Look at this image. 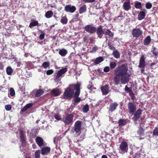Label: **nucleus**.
<instances>
[{
    "mask_svg": "<svg viewBox=\"0 0 158 158\" xmlns=\"http://www.w3.org/2000/svg\"><path fill=\"white\" fill-rule=\"evenodd\" d=\"M136 105L134 102H129L127 105L128 110L130 114L133 115L136 110Z\"/></svg>",
    "mask_w": 158,
    "mask_h": 158,
    "instance_id": "6",
    "label": "nucleus"
},
{
    "mask_svg": "<svg viewBox=\"0 0 158 158\" xmlns=\"http://www.w3.org/2000/svg\"><path fill=\"white\" fill-rule=\"evenodd\" d=\"M128 145L127 143L125 141L122 142L119 145V152L123 154L127 152L128 150Z\"/></svg>",
    "mask_w": 158,
    "mask_h": 158,
    "instance_id": "4",
    "label": "nucleus"
},
{
    "mask_svg": "<svg viewBox=\"0 0 158 158\" xmlns=\"http://www.w3.org/2000/svg\"><path fill=\"white\" fill-rule=\"evenodd\" d=\"M152 6V5L150 2H148L146 4V7L147 9H150Z\"/></svg>",
    "mask_w": 158,
    "mask_h": 158,
    "instance_id": "44",
    "label": "nucleus"
},
{
    "mask_svg": "<svg viewBox=\"0 0 158 158\" xmlns=\"http://www.w3.org/2000/svg\"><path fill=\"white\" fill-rule=\"evenodd\" d=\"M86 5H84L80 8L79 10V13L80 14H82L84 13L86 11Z\"/></svg>",
    "mask_w": 158,
    "mask_h": 158,
    "instance_id": "27",
    "label": "nucleus"
},
{
    "mask_svg": "<svg viewBox=\"0 0 158 158\" xmlns=\"http://www.w3.org/2000/svg\"><path fill=\"white\" fill-rule=\"evenodd\" d=\"M55 118L58 120H60L61 119V116L60 114L58 113L56 114L54 116Z\"/></svg>",
    "mask_w": 158,
    "mask_h": 158,
    "instance_id": "40",
    "label": "nucleus"
},
{
    "mask_svg": "<svg viewBox=\"0 0 158 158\" xmlns=\"http://www.w3.org/2000/svg\"><path fill=\"white\" fill-rule=\"evenodd\" d=\"M101 89L103 94L105 95L107 94L109 91V88L108 85L104 86L102 87Z\"/></svg>",
    "mask_w": 158,
    "mask_h": 158,
    "instance_id": "17",
    "label": "nucleus"
},
{
    "mask_svg": "<svg viewBox=\"0 0 158 158\" xmlns=\"http://www.w3.org/2000/svg\"><path fill=\"white\" fill-rule=\"evenodd\" d=\"M45 34L44 33H42L40 35V40L43 39L44 38Z\"/></svg>",
    "mask_w": 158,
    "mask_h": 158,
    "instance_id": "49",
    "label": "nucleus"
},
{
    "mask_svg": "<svg viewBox=\"0 0 158 158\" xmlns=\"http://www.w3.org/2000/svg\"><path fill=\"white\" fill-rule=\"evenodd\" d=\"M125 90L126 91H129L130 90V89L127 85L125 87Z\"/></svg>",
    "mask_w": 158,
    "mask_h": 158,
    "instance_id": "58",
    "label": "nucleus"
},
{
    "mask_svg": "<svg viewBox=\"0 0 158 158\" xmlns=\"http://www.w3.org/2000/svg\"><path fill=\"white\" fill-rule=\"evenodd\" d=\"M36 142L40 147H42L44 145L43 140L40 137H38L35 139Z\"/></svg>",
    "mask_w": 158,
    "mask_h": 158,
    "instance_id": "19",
    "label": "nucleus"
},
{
    "mask_svg": "<svg viewBox=\"0 0 158 158\" xmlns=\"http://www.w3.org/2000/svg\"><path fill=\"white\" fill-rule=\"evenodd\" d=\"M104 31H105V32L104 33V34L105 35H108L110 37H113L114 35L113 33L109 29L105 28H104Z\"/></svg>",
    "mask_w": 158,
    "mask_h": 158,
    "instance_id": "21",
    "label": "nucleus"
},
{
    "mask_svg": "<svg viewBox=\"0 0 158 158\" xmlns=\"http://www.w3.org/2000/svg\"><path fill=\"white\" fill-rule=\"evenodd\" d=\"M51 93L54 96H58L60 94L61 92L58 89L56 88L52 90L51 91Z\"/></svg>",
    "mask_w": 158,
    "mask_h": 158,
    "instance_id": "20",
    "label": "nucleus"
},
{
    "mask_svg": "<svg viewBox=\"0 0 158 158\" xmlns=\"http://www.w3.org/2000/svg\"><path fill=\"white\" fill-rule=\"evenodd\" d=\"M98 49L97 47L96 46H95L93 47L91 51V52H96Z\"/></svg>",
    "mask_w": 158,
    "mask_h": 158,
    "instance_id": "48",
    "label": "nucleus"
},
{
    "mask_svg": "<svg viewBox=\"0 0 158 158\" xmlns=\"http://www.w3.org/2000/svg\"><path fill=\"white\" fill-rule=\"evenodd\" d=\"M38 21H35L31 22L30 24L29 27L30 28H32V27L34 26H37L38 24Z\"/></svg>",
    "mask_w": 158,
    "mask_h": 158,
    "instance_id": "32",
    "label": "nucleus"
},
{
    "mask_svg": "<svg viewBox=\"0 0 158 158\" xmlns=\"http://www.w3.org/2000/svg\"><path fill=\"white\" fill-rule=\"evenodd\" d=\"M139 154L138 153H136L133 156V158H139Z\"/></svg>",
    "mask_w": 158,
    "mask_h": 158,
    "instance_id": "56",
    "label": "nucleus"
},
{
    "mask_svg": "<svg viewBox=\"0 0 158 158\" xmlns=\"http://www.w3.org/2000/svg\"><path fill=\"white\" fill-rule=\"evenodd\" d=\"M81 122L79 121H77L75 123L74 127H73L70 131L71 134L76 133V134L79 135L81 133Z\"/></svg>",
    "mask_w": 158,
    "mask_h": 158,
    "instance_id": "3",
    "label": "nucleus"
},
{
    "mask_svg": "<svg viewBox=\"0 0 158 158\" xmlns=\"http://www.w3.org/2000/svg\"><path fill=\"white\" fill-rule=\"evenodd\" d=\"M11 106L10 105H6L5 106V109L7 111L10 110L11 109Z\"/></svg>",
    "mask_w": 158,
    "mask_h": 158,
    "instance_id": "46",
    "label": "nucleus"
},
{
    "mask_svg": "<svg viewBox=\"0 0 158 158\" xmlns=\"http://www.w3.org/2000/svg\"><path fill=\"white\" fill-rule=\"evenodd\" d=\"M103 60V59L102 57H99L95 60L94 63L96 64H98Z\"/></svg>",
    "mask_w": 158,
    "mask_h": 158,
    "instance_id": "28",
    "label": "nucleus"
},
{
    "mask_svg": "<svg viewBox=\"0 0 158 158\" xmlns=\"http://www.w3.org/2000/svg\"><path fill=\"white\" fill-rule=\"evenodd\" d=\"M123 17L122 15L120 16H118L117 18H115V20H116V19L118 18L119 17Z\"/></svg>",
    "mask_w": 158,
    "mask_h": 158,
    "instance_id": "64",
    "label": "nucleus"
},
{
    "mask_svg": "<svg viewBox=\"0 0 158 158\" xmlns=\"http://www.w3.org/2000/svg\"><path fill=\"white\" fill-rule=\"evenodd\" d=\"M118 105V104L116 102L111 104L109 107V111L111 112L114 111L116 110Z\"/></svg>",
    "mask_w": 158,
    "mask_h": 158,
    "instance_id": "16",
    "label": "nucleus"
},
{
    "mask_svg": "<svg viewBox=\"0 0 158 158\" xmlns=\"http://www.w3.org/2000/svg\"><path fill=\"white\" fill-rule=\"evenodd\" d=\"M44 93V91L41 89L38 90L35 94V96L36 97H39L42 95Z\"/></svg>",
    "mask_w": 158,
    "mask_h": 158,
    "instance_id": "26",
    "label": "nucleus"
},
{
    "mask_svg": "<svg viewBox=\"0 0 158 158\" xmlns=\"http://www.w3.org/2000/svg\"><path fill=\"white\" fill-rule=\"evenodd\" d=\"M73 114H68L63 120V122L66 125L71 124L73 123Z\"/></svg>",
    "mask_w": 158,
    "mask_h": 158,
    "instance_id": "7",
    "label": "nucleus"
},
{
    "mask_svg": "<svg viewBox=\"0 0 158 158\" xmlns=\"http://www.w3.org/2000/svg\"><path fill=\"white\" fill-rule=\"evenodd\" d=\"M142 112V110L140 109H138L135 112V113L134 114V115L133 118V119L135 121H137L141 117Z\"/></svg>",
    "mask_w": 158,
    "mask_h": 158,
    "instance_id": "10",
    "label": "nucleus"
},
{
    "mask_svg": "<svg viewBox=\"0 0 158 158\" xmlns=\"http://www.w3.org/2000/svg\"><path fill=\"white\" fill-rule=\"evenodd\" d=\"M108 46L109 48L113 50H115V48L114 47V44L111 42H108Z\"/></svg>",
    "mask_w": 158,
    "mask_h": 158,
    "instance_id": "33",
    "label": "nucleus"
},
{
    "mask_svg": "<svg viewBox=\"0 0 158 158\" xmlns=\"http://www.w3.org/2000/svg\"><path fill=\"white\" fill-rule=\"evenodd\" d=\"M105 32L104 29H103L101 26H99L97 28V33L98 37L100 38H101L102 37L103 35L104 34V33Z\"/></svg>",
    "mask_w": 158,
    "mask_h": 158,
    "instance_id": "12",
    "label": "nucleus"
},
{
    "mask_svg": "<svg viewBox=\"0 0 158 158\" xmlns=\"http://www.w3.org/2000/svg\"><path fill=\"white\" fill-rule=\"evenodd\" d=\"M110 65L111 69H112L115 68L116 66V64L115 62H111L110 63Z\"/></svg>",
    "mask_w": 158,
    "mask_h": 158,
    "instance_id": "39",
    "label": "nucleus"
},
{
    "mask_svg": "<svg viewBox=\"0 0 158 158\" xmlns=\"http://www.w3.org/2000/svg\"><path fill=\"white\" fill-rule=\"evenodd\" d=\"M57 139V138L56 137H55L54 138V142L56 144V140Z\"/></svg>",
    "mask_w": 158,
    "mask_h": 158,
    "instance_id": "60",
    "label": "nucleus"
},
{
    "mask_svg": "<svg viewBox=\"0 0 158 158\" xmlns=\"http://www.w3.org/2000/svg\"><path fill=\"white\" fill-rule=\"evenodd\" d=\"M89 106L87 104L84 106L82 108V111L84 113H86L89 110Z\"/></svg>",
    "mask_w": 158,
    "mask_h": 158,
    "instance_id": "30",
    "label": "nucleus"
},
{
    "mask_svg": "<svg viewBox=\"0 0 158 158\" xmlns=\"http://www.w3.org/2000/svg\"><path fill=\"white\" fill-rule=\"evenodd\" d=\"M114 51L113 54L114 56L117 58H119L120 57V55L118 51L117 50H115Z\"/></svg>",
    "mask_w": 158,
    "mask_h": 158,
    "instance_id": "31",
    "label": "nucleus"
},
{
    "mask_svg": "<svg viewBox=\"0 0 158 158\" xmlns=\"http://www.w3.org/2000/svg\"><path fill=\"white\" fill-rule=\"evenodd\" d=\"M10 94L11 96H14L15 95V91L14 89L12 88H11L10 90Z\"/></svg>",
    "mask_w": 158,
    "mask_h": 158,
    "instance_id": "45",
    "label": "nucleus"
},
{
    "mask_svg": "<svg viewBox=\"0 0 158 158\" xmlns=\"http://www.w3.org/2000/svg\"><path fill=\"white\" fill-rule=\"evenodd\" d=\"M59 53L61 56H64L67 53V51L64 49H62L60 50Z\"/></svg>",
    "mask_w": 158,
    "mask_h": 158,
    "instance_id": "23",
    "label": "nucleus"
},
{
    "mask_svg": "<svg viewBox=\"0 0 158 158\" xmlns=\"http://www.w3.org/2000/svg\"><path fill=\"white\" fill-rule=\"evenodd\" d=\"M123 9L125 10L128 11L130 10L131 6L130 5V2H125L123 6Z\"/></svg>",
    "mask_w": 158,
    "mask_h": 158,
    "instance_id": "18",
    "label": "nucleus"
},
{
    "mask_svg": "<svg viewBox=\"0 0 158 158\" xmlns=\"http://www.w3.org/2000/svg\"><path fill=\"white\" fill-rule=\"evenodd\" d=\"M152 53L156 56H157L158 54V52L155 50V48H154V50L152 51Z\"/></svg>",
    "mask_w": 158,
    "mask_h": 158,
    "instance_id": "52",
    "label": "nucleus"
},
{
    "mask_svg": "<svg viewBox=\"0 0 158 158\" xmlns=\"http://www.w3.org/2000/svg\"><path fill=\"white\" fill-rule=\"evenodd\" d=\"M135 6L137 9H140L141 8V3L139 2H136L135 3Z\"/></svg>",
    "mask_w": 158,
    "mask_h": 158,
    "instance_id": "38",
    "label": "nucleus"
},
{
    "mask_svg": "<svg viewBox=\"0 0 158 158\" xmlns=\"http://www.w3.org/2000/svg\"><path fill=\"white\" fill-rule=\"evenodd\" d=\"M87 88L89 89L92 91L93 89H94V88H93L92 86L91 85H88L87 86Z\"/></svg>",
    "mask_w": 158,
    "mask_h": 158,
    "instance_id": "57",
    "label": "nucleus"
},
{
    "mask_svg": "<svg viewBox=\"0 0 158 158\" xmlns=\"http://www.w3.org/2000/svg\"><path fill=\"white\" fill-rule=\"evenodd\" d=\"M6 72L7 74L8 75H11L12 73H13V71L12 69L11 68V67H8L6 69Z\"/></svg>",
    "mask_w": 158,
    "mask_h": 158,
    "instance_id": "29",
    "label": "nucleus"
},
{
    "mask_svg": "<svg viewBox=\"0 0 158 158\" xmlns=\"http://www.w3.org/2000/svg\"><path fill=\"white\" fill-rule=\"evenodd\" d=\"M143 34V31L139 28H135L132 31L131 34L134 38H139Z\"/></svg>",
    "mask_w": 158,
    "mask_h": 158,
    "instance_id": "5",
    "label": "nucleus"
},
{
    "mask_svg": "<svg viewBox=\"0 0 158 158\" xmlns=\"http://www.w3.org/2000/svg\"><path fill=\"white\" fill-rule=\"evenodd\" d=\"M128 68L124 64H122L117 67L114 70V80L115 84L118 85L120 81L122 84H125L129 80L130 75L127 74Z\"/></svg>",
    "mask_w": 158,
    "mask_h": 158,
    "instance_id": "1",
    "label": "nucleus"
},
{
    "mask_svg": "<svg viewBox=\"0 0 158 158\" xmlns=\"http://www.w3.org/2000/svg\"><path fill=\"white\" fill-rule=\"evenodd\" d=\"M85 2L91 3L95 1V0H82Z\"/></svg>",
    "mask_w": 158,
    "mask_h": 158,
    "instance_id": "51",
    "label": "nucleus"
},
{
    "mask_svg": "<svg viewBox=\"0 0 158 158\" xmlns=\"http://www.w3.org/2000/svg\"><path fill=\"white\" fill-rule=\"evenodd\" d=\"M76 8L74 6L67 5L64 7V10L66 12L73 13L76 10Z\"/></svg>",
    "mask_w": 158,
    "mask_h": 158,
    "instance_id": "9",
    "label": "nucleus"
},
{
    "mask_svg": "<svg viewBox=\"0 0 158 158\" xmlns=\"http://www.w3.org/2000/svg\"><path fill=\"white\" fill-rule=\"evenodd\" d=\"M32 146H33V148L34 149H35L36 147V146L35 144H33Z\"/></svg>",
    "mask_w": 158,
    "mask_h": 158,
    "instance_id": "63",
    "label": "nucleus"
},
{
    "mask_svg": "<svg viewBox=\"0 0 158 158\" xmlns=\"http://www.w3.org/2000/svg\"><path fill=\"white\" fill-rule=\"evenodd\" d=\"M80 98H77L75 99V102L77 103L80 102Z\"/></svg>",
    "mask_w": 158,
    "mask_h": 158,
    "instance_id": "54",
    "label": "nucleus"
},
{
    "mask_svg": "<svg viewBox=\"0 0 158 158\" xmlns=\"http://www.w3.org/2000/svg\"><path fill=\"white\" fill-rule=\"evenodd\" d=\"M145 62L144 56H142L140 58L138 67L140 68H143L145 66Z\"/></svg>",
    "mask_w": 158,
    "mask_h": 158,
    "instance_id": "15",
    "label": "nucleus"
},
{
    "mask_svg": "<svg viewBox=\"0 0 158 158\" xmlns=\"http://www.w3.org/2000/svg\"><path fill=\"white\" fill-rule=\"evenodd\" d=\"M51 150V148L48 147H43L41 149V154L43 155H47Z\"/></svg>",
    "mask_w": 158,
    "mask_h": 158,
    "instance_id": "14",
    "label": "nucleus"
},
{
    "mask_svg": "<svg viewBox=\"0 0 158 158\" xmlns=\"http://www.w3.org/2000/svg\"><path fill=\"white\" fill-rule=\"evenodd\" d=\"M79 16V15L78 14H77L75 15L72 19V20L73 21H76L78 19V17Z\"/></svg>",
    "mask_w": 158,
    "mask_h": 158,
    "instance_id": "41",
    "label": "nucleus"
},
{
    "mask_svg": "<svg viewBox=\"0 0 158 158\" xmlns=\"http://www.w3.org/2000/svg\"><path fill=\"white\" fill-rule=\"evenodd\" d=\"M85 30L89 33H93L96 31V29L94 27L91 25H88L85 27Z\"/></svg>",
    "mask_w": 158,
    "mask_h": 158,
    "instance_id": "11",
    "label": "nucleus"
},
{
    "mask_svg": "<svg viewBox=\"0 0 158 158\" xmlns=\"http://www.w3.org/2000/svg\"><path fill=\"white\" fill-rule=\"evenodd\" d=\"M81 84L77 83L76 84H73L70 85L69 87L65 89L62 96L63 99H69L72 98L74 94V90H76L74 96L75 97L78 96L80 93V87Z\"/></svg>",
    "mask_w": 158,
    "mask_h": 158,
    "instance_id": "2",
    "label": "nucleus"
},
{
    "mask_svg": "<svg viewBox=\"0 0 158 158\" xmlns=\"http://www.w3.org/2000/svg\"><path fill=\"white\" fill-rule=\"evenodd\" d=\"M138 134L140 135L143 136L144 135V131L143 129L141 128H139L137 131Z\"/></svg>",
    "mask_w": 158,
    "mask_h": 158,
    "instance_id": "35",
    "label": "nucleus"
},
{
    "mask_svg": "<svg viewBox=\"0 0 158 158\" xmlns=\"http://www.w3.org/2000/svg\"><path fill=\"white\" fill-rule=\"evenodd\" d=\"M40 150L36 151L35 153V158H40Z\"/></svg>",
    "mask_w": 158,
    "mask_h": 158,
    "instance_id": "37",
    "label": "nucleus"
},
{
    "mask_svg": "<svg viewBox=\"0 0 158 158\" xmlns=\"http://www.w3.org/2000/svg\"><path fill=\"white\" fill-rule=\"evenodd\" d=\"M53 70L52 69H50L47 70L46 72V74L47 75H50L53 73Z\"/></svg>",
    "mask_w": 158,
    "mask_h": 158,
    "instance_id": "47",
    "label": "nucleus"
},
{
    "mask_svg": "<svg viewBox=\"0 0 158 158\" xmlns=\"http://www.w3.org/2000/svg\"><path fill=\"white\" fill-rule=\"evenodd\" d=\"M67 67H64L58 71L56 77V80L57 81L59 80L60 77L64 76V73L67 72Z\"/></svg>",
    "mask_w": 158,
    "mask_h": 158,
    "instance_id": "8",
    "label": "nucleus"
},
{
    "mask_svg": "<svg viewBox=\"0 0 158 158\" xmlns=\"http://www.w3.org/2000/svg\"><path fill=\"white\" fill-rule=\"evenodd\" d=\"M32 104L31 103H29L27 104L25 106L28 109L30 108L32 106Z\"/></svg>",
    "mask_w": 158,
    "mask_h": 158,
    "instance_id": "53",
    "label": "nucleus"
},
{
    "mask_svg": "<svg viewBox=\"0 0 158 158\" xmlns=\"http://www.w3.org/2000/svg\"><path fill=\"white\" fill-rule=\"evenodd\" d=\"M153 134L154 135L158 136V128L156 127L154 130Z\"/></svg>",
    "mask_w": 158,
    "mask_h": 158,
    "instance_id": "42",
    "label": "nucleus"
},
{
    "mask_svg": "<svg viewBox=\"0 0 158 158\" xmlns=\"http://www.w3.org/2000/svg\"><path fill=\"white\" fill-rule=\"evenodd\" d=\"M151 39L150 36H147L144 40L143 41L144 45H148L151 42Z\"/></svg>",
    "mask_w": 158,
    "mask_h": 158,
    "instance_id": "22",
    "label": "nucleus"
},
{
    "mask_svg": "<svg viewBox=\"0 0 158 158\" xmlns=\"http://www.w3.org/2000/svg\"><path fill=\"white\" fill-rule=\"evenodd\" d=\"M103 70L105 72H108L110 70V68L109 67H106Z\"/></svg>",
    "mask_w": 158,
    "mask_h": 158,
    "instance_id": "50",
    "label": "nucleus"
},
{
    "mask_svg": "<svg viewBox=\"0 0 158 158\" xmlns=\"http://www.w3.org/2000/svg\"><path fill=\"white\" fill-rule=\"evenodd\" d=\"M145 16V14L143 11L140 12L138 15V19L139 20H141L143 19Z\"/></svg>",
    "mask_w": 158,
    "mask_h": 158,
    "instance_id": "24",
    "label": "nucleus"
},
{
    "mask_svg": "<svg viewBox=\"0 0 158 158\" xmlns=\"http://www.w3.org/2000/svg\"><path fill=\"white\" fill-rule=\"evenodd\" d=\"M27 107L26 106H25L21 110V111H22V112H25V111H26L27 110Z\"/></svg>",
    "mask_w": 158,
    "mask_h": 158,
    "instance_id": "55",
    "label": "nucleus"
},
{
    "mask_svg": "<svg viewBox=\"0 0 158 158\" xmlns=\"http://www.w3.org/2000/svg\"><path fill=\"white\" fill-rule=\"evenodd\" d=\"M25 132H24L21 129L20 131V137L23 145L25 143L26 136Z\"/></svg>",
    "mask_w": 158,
    "mask_h": 158,
    "instance_id": "13",
    "label": "nucleus"
},
{
    "mask_svg": "<svg viewBox=\"0 0 158 158\" xmlns=\"http://www.w3.org/2000/svg\"><path fill=\"white\" fill-rule=\"evenodd\" d=\"M53 15V12L51 10H49L47 11L46 13L45 16L47 18H49L52 16Z\"/></svg>",
    "mask_w": 158,
    "mask_h": 158,
    "instance_id": "25",
    "label": "nucleus"
},
{
    "mask_svg": "<svg viewBox=\"0 0 158 158\" xmlns=\"http://www.w3.org/2000/svg\"><path fill=\"white\" fill-rule=\"evenodd\" d=\"M42 66L45 69L49 66V63L48 62H45L43 64Z\"/></svg>",
    "mask_w": 158,
    "mask_h": 158,
    "instance_id": "43",
    "label": "nucleus"
},
{
    "mask_svg": "<svg viewBox=\"0 0 158 158\" xmlns=\"http://www.w3.org/2000/svg\"><path fill=\"white\" fill-rule=\"evenodd\" d=\"M156 64L155 63H152L151 64V66H152L153 65H155Z\"/></svg>",
    "mask_w": 158,
    "mask_h": 158,
    "instance_id": "62",
    "label": "nucleus"
},
{
    "mask_svg": "<svg viewBox=\"0 0 158 158\" xmlns=\"http://www.w3.org/2000/svg\"><path fill=\"white\" fill-rule=\"evenodd\" d=\"M102 158H107L106 156L105 155H103L102 156Z\"/></svg>",
    "mask_w": 158,
    "mask_h": 158,
    "instance_id": "61",
    "label": "nucleus"
},
{
    "mask_svg": "<svg viewBox=\"0 0 158 158\" xmlns=\"http://www.w3.org/2000/svg\"><path fill=\"white\" fill-rule=\"evenodd\" d=\"M126 122L125 120L124 119H120L118 121V123L119 126H123L126 124Z\"/></svg>",
    "mask_w": 158,
    "mask_h": 158,
    "instance_id": "34",
    "label": "nucleus"
},
{
    "mask_svg": "<svg viewBox=\"0 0 158 158\" xmlns=\"http://www.w3.org/2000/svg\"><path fill=\"white\" fill-rule=\"evenodd\" d=\"M60 21L61 23L64 24H65L67 23L68 19L66 17L64 16L62 17Z\"/></svg>",
    "mask_w": 158,
    "mask_h": 158,
    "instance_id": "36",
    "label": "nucleus"
},
{
    "mask_svg": "<svg viewBox=\"0 0 158 158\" xmlns=\"http://www.w3.org/2000/svg\"><path fill=\"white\" fill-rule=\"evenodd\" d=\"M3 64L1 63H0V69H2L3 68Z\"/></svg>",
    "mask_w": 158,
    "mask_h": 158,
    "instance_id": "59",
    "label": "nucleus"
}]
</instances>
